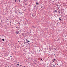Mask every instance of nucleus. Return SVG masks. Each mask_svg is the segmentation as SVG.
<instances>
[{"instance_id": "nucleus-1", "label": "nucleus", "mask_w": 67, "mask_h": 67, "mask_svg": "<svg viewBox=\"0 0 67 67\" xmlns=\"http://www.w3.org/2000/svg\"><path fill=\"white\" fill-rule=\"evenodd\" d=\"M19 33V31H17L16 32V34H18Z\"/></svg>"}, {"instance_id": "nucleus-2", "label": "nucleus", "mask_w": 67, "mask_h": 67, "mask_svg": "<svg viewBox=\"0 0 67 67\" xmlns=\"http://www.w3.org/2000/svg\"><path fill=\"white\" fill-rule=\"evenodd\" d=\"M36 4H37V5H38L39 4H38V3H36Z\"/></svg>"}, {"instance_id": "nucleus-3", "label": "nucleus", "mask_w": 67, "mask_h": 67, "mask_svg": "<svg viewBox=\"0 0 67 67\" xmlns=\"http://www.w3.org/2000/svg\"><path fill=\"white\" fill-rule=\"evenodd\" d=\"M35 62H37V60H35Z\"/></svg>"}, {"instance_id": "nucleus-4", "label": "nucleus", "mask_w": 67, "mask_h": 67, "mask_svg": "<svg viewBox=\"0 0 67 67\" xmlns=\"http://www.w3.org/2000/svg\"><path fill=\"white\" fill-rule=\"evenodd\" d=\"M28 42H30V41L27 40V42H26V43H28Z\"/></svg>"}, {"instance_id": "nucleus-5", "label": "nucleus", "mask_w": 67, "mask_h": 67, "mask_svg": "<svg viewBox=\"0 0 67 67\" xmlns=\"http://www.w3.org/2000/svg\"><path fill=\"white\" fill-rule=\"evenodd\" d=\"M54 12H57V10H55L54 11Z\"/></svg>"}, {"instance_id": "nucleus-6", "label": "nucleus", "mask_w": 67, "mask_h": 67, "mask_svg": "<svg viewBox=\"0 0 67 67\" xmlns=\"http://www.w3.org/2000/svg\"><path fill=\"white\" fill-rule=\"evenodd\" d=\"M18 13H20V14H21V12H19V11H18Z\"/></svg>"}, {"instance_id": "nucleus-7", "label": "nucleus", "mask_w": 67, "mask_h": 67, "mask_svg": "<svg viewBox=\"0 0 67 67\" xmlns=\"http://www.w3.org/2000/svg\"><path fill=\"white\" fill-rule=\"evenodd\" d=\"M2 40L3 41H4V39H3Z\"/></svg>"}, {"instance_id": "nucleus-8", "label": "nucleus", "mask_w": 67, "mask_h": 67, "mask_svg": "<svg viewBox=\"0 0 67 67\" xmlns=\"http://www.w3.org/2000/svg\"><path fill=\"white\" fill-rule=\"evenodd\" d=\"M54 50H55V51H57L56 49L55 48H54Z\"/></svg>"}, {"instance_id": "nucleus-9", "label": "nucleus", "mask_w": 67, "mask_h": 67, "mask_svg": "<svg viewBox=\"0 0 67 67\" xmlns=\"http://www.w3.org/2000/svg\"><path fill=\"white\" fill-rule=\"evenodd\" d=\"M25 5H27V4L26 3H25Z\"/></svg>"}, {"instance_id": "nucleus-10", "label": "nucleus", "mask_w": 67, "mask_h": 67, "mask_svg": "<svg viewBox=\"0 0 67 67\" xmlns=\"http://www.w3.org/2000/svg\"><path fill=\"white\" fill-rule=\"evenodd\" d=\"M59 20H60V21H61L62 20H61V19H60V18H59Z\"/></svg>"}, {"instance_id": "nucleus-11", "label": "nucleus", "mask_w": 67, "mask_h": 67, "mask_svg": "<svg viewBox=\"0 0 67 67\" xmlns=\"http://www.w3.org/2000/svg\"><path fill=\"white\" fill-rule=\"evenodd\" d=\"M19 23V25H21V24H20V23Z\"/></svg>"}, {"instance_id": "nucleus-12", "label": "nucleus", "mask_w": 67, "mask_h": 67, "mask_svg": "<svg viewBox=\"0 0 67 67\" xmlns=\"http://www.w3.org/2000/svg\"><path fill=\"white\" fill-rule=\"evenodd\" d=\"M16 0H15V2H16Z\"/></svg>"}, {"instance_id": "nucleus-13", "label": "nucleus", "mask_w": 67, "mask_h": 67, "mask_svg": "<svg viewBox=\"0 0 67 67\" xmlns=\"http://www.w3.org/2000/svg\"><path fill=\"white\" fill-rule=\"evenodd\" d=\"M32 16H34L33 15V14H32Z\"/></svg>"}, {"instance_id": "nucleus-14", "label": "nucleus", "mask_w": 67, "mask_h": 67, "mask_svg": "<svg viewBox=\"0 0 67 67\" xmlns=\"http://www.w3.org/2000/svg\"><path fill=\"white\" fill-rule=\"evenodd\" d=\"M19 27H17V29H19Z\"/></svg>"}, {"instance_id": "nucleus-15", "label": "nucleus", "mask_w": 67, "mask_h": 67, "mask_svg": "<svg viewBox=\"0 0 67 67\" xmlns=\"http://www.w3.org/2000/svg\"><path fill=\"white\" fill-rule=\"evenodd\" d=\"M26 41H28L27 40V39H26Z\"/></svg>"}, {"instance_id": "nucleus-16", "label": "nucleus", "mask_w": 67, "mask_h": 67, "mask_svg": "<svg viewBox=\"0 0 67 67\" xmlns=\"http://www.w3.org/2000/svg\"><path fill=\"white\" fill-rule=\"evenodd\" d=\"M19 64H17V65H19Z\"/></svg>"}, {"instance_id": "nucleus-17", "label": "nucleus", "mask_w": 67, "mask_h": 67, "mask_svg": "<svg viewBox=\"0 0 67 67\" xmlns=\"http://www.w3.org/2000/svg\"><path fill=\"white\" fill-rule=\"evenodd\" d=\"M54 61H55V59H54Z\"/></svg>"}, {"instance_id": "nucleus-18", "label": "nucleus", "mask_w": 67, "mask_h": 67, "mask_svg": "<svg viewBox=\"0 0 67 67\" xmlns=\"http://www.w3.org/2000/svg\"><path fill=\"white\" fill-rule=\"evenodd\" d=\"M43 59H41V60H42Z\"/></svg>"}, {"instance_id": "nucleus-19", "label": "nucleus", "mask_w": 67, "mask_h": 67, "mask_svg": "<svg viewBox=\"0 0 67 67\" xmlns=\"http://www.w3.org/2000/svg\"><path fill=\"white\" fill-rule=\"evenodd\" d=\"M26 43V42H24V44H25Z\"/></svg>"}, {"instance_id": "nucleus-20", "label": "nucleus", "mask_w": 67, "mask_h": 67, "mask_svg": "<svg viewBox=\"0 0 67 67\" xmlns=\"http://www.w3.org/2000/svg\"><path fill=\"white\" fill-rule=\"evenodd\" d=\"M30 33H31V31H30Z\"/></svg>"}, {"instance_id": "nucleus-21", "label": "nucleus", "mask_w": 67, "mask_h": 67, "mask_svg": "<svg viewBox=\"0 0 67 67\" xmlns=\"http://www.w3.org/2000/svg\"><path fill=\"white\" fill-rule=\"evenodd\" d=\"M18 42H19H19H20V41H18Z\"/></svg>"}, {"instance_id": "nucleus-22", "label": "nucleus", "mask_w": 67, "mask_h": 67, "mask_svg": "<svg viewBox=\"0 0 67 67\" xmlns=\"http://www.w3.org/2000/svg\"><path fill=\"white\" fill-rule=\"evenodd\" d=\"M18 27H16V28H17V29Z\"/></svg>"}, {"instance_id": "nucleus-23", "label": "nucleus", "mask_w": 67, "mask_h": 67, "mask_svg": "<svg viewBox=\"0 0 67 67\" xmlns=\"http://www.w3.org/2000/svg\"><path fill=\"white\" fill-rule=\"evenodd\" d=\"M39 52H41V51H40V50H39Z\"/></svg>"}, {"instance_id": "nucleus-24", "label": "nucleus", "mask_w": 67, "mask_h": 67, "mask_svg": "<svg viewBox=\"0 0 67 67\" xmlns=\"http://www.w3.org/2000/svg\"><path fill=\"white\" fill-rule=\"evenodd\" d=\"M36 7V6L35 5V6H34V7Z\"/></svg>"}, {"instance_id": "nucleus-25", "label": "nucleus", "mask_w": 67, "mask_h": 67, "mask_svg": "<svg viewBox=\"0 0 67 67\" xmlns=\"http://www.w3.org/2000/svg\"><path fill=\"white\" fill-rule=\"evenodd\" d=\"M21 13V14H22L23 13V12H22Z\"/></svg>"}, {"instance_id": "nucleus-26", "label": "nucleus", "mask_w": 67, "mask_h": 67, "mask_svg": "<svg viewBox=\"0 0 67 67\" xmlns=\"http://www.w3.org/2000/svg\"><path fill=\"white\" fill-rule=\"evenodd\" d=\"M10 57H12V56H10Z\"/></svg>"}, {"instance_id": "nucleus-27", "label": "nucleus", "mask_w": 67, "mask_h": 67, "mask_svg": "<svg viewBox=\"0 0 67 67\" xmlns=\"http://www.w3.org/2000/svg\"><path fill=\"white\" fill-rule=\"evenodd\" d=\"M22 66V65H20V66Z\"/></svg>"}, {"instance_id": "nucleus-28", "label": "nucleus", "mask_w": 67, "mask_h": 67, "mask_svg": "<svg viewBox=\"0 0 67 67\" xmlns=\"http://www.w3.org/2000/svg\"><path fill=\"white\" fill-rule=\"evenodd\" d=\"M19 2H20V0H19Z\"/></svg>"}, {"instance_id": "nucleus-29", "label": "nucleus", "mask_w": 67, "mask_h": 67, "mask_svg": "<svg viewBox=\"0 0 67 67\" xmlns=\"http://www.w3.org/2000/svg\"><path fill=\"white\" fill-rule=\"evenodd\" d=\"M59 13H60V12H59Z\"/></svg>"}, {"instance_id": "nucleus-30", "label": "nucleus", "mask_w": 67, "mask_h": 67, "mask_svg": "<svg viewBox=\"0 0 67 67\" xmlns=\"http://www.w3.org/2000/svg\"><path fill=\"white\" fill-rule=\"evenodd\" d=\"M54 61H55L53 60V62H54Z\"/></svg>"}, {"instance_id": "nucleus-31", "label": "nucleus", "mask_w": 67, "mask_h": 67, "mask_svg": "<svg viewBox=\"0 0 67 67\" xmlns=\"http://www.w3.org/2000/svg\"><path fill=\"white\" fill-rule=\"evenodd\" d=\"M57 65H58V64H57Z\"/></svg>"}, {"instance_id": "nucleus-32", "label": "nucleus", "mask_w": 67, "mask_h": 67, "mask_svg": "<svg viewBox=\"0 0 67 67\" xmlns=\"http://www.w3.org/2000/svg\"><path fill=\"white\" fill-rule=\"evenodd\" d=\"M6 65H8V64H6Z\"/></svg>"}, {"instance_id": "nucleus-33", "label": "nucleus", "mask_w": 67, "mask_h": 67, "mask_svg": "<svg viewBox=\"0 0 67 67\" xmlns=\"http://www.w3.org/2000/svg\"><path fill=\"white\" fill-rule=\"evenodd\" d=\"M1 39V38H0V39Z\"/></svg>"}, {"instance_id": "nucleus-34", "label": "nucleus", "mask_w": 67, "mask_h": 67, "mask_svg": "<svg viewBox=\"0 0 67 67\" xmlns=\"http://www.w3.org/2000/svg\"><path fill=\"white\" fill-rule=\"evenodd\" d=\"M24 67H25V66H24Z\"/></svg>"}, {"instance_id": "nucleus-35", "label": "nucleus", "mask_w": 67, "mask_h": 67, "mask_svg": "<svg viewBox=\"0 0 67 67\" xmlns=\"http://www.w3.org/2000/svg\"><path fill=\"white\" fill-rule=\"evenodd\" d=\"M55 65H56V64H55Z\"/></svg>"}]
</instances>
